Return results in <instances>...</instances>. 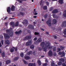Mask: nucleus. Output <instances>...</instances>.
Wrapping results in <instances>:
<instances>
[{"mask_svg":"<svg viewBox=\"0 0 66 66\" xmlns=\"http://www.w3.org/2000/svg\"><path fill=\"white\" fill-rule=\"evenodd\" d=\"M43 0H41L40 2V5L41 6L42 5V2H43Z\"/></svg>","mask_w":66,"mask_h":66,"instance_id":"de8ad7c7","label":"nucleus"},{"mask_svg":"<svg viewBox=\"0 0 66 66\" xmlns=\"http://www.w3.org/2000/svg\"><path fill=\"white\" fill-rule=\"evenodd\" d=\"M14 24V23L13 22H11L10 23V25H13Z\"/></svg>","mask_w":66,"mask_h":66,"instance_id":"c03bdc74","label":"nucleus"},{"mask_svg":"<svg viewBox=\"0 0 66 66\" xmlns=\"http://www.w3.org/2000/svg\"><path fill=\"white\" fill-rule=\"evenodd\" d=\"M32 53V51H30L29 52H28V53H27V54H28V55H30V54H31V53Z\"/></svg>","mask_w":66,"mask_h":66,"instance_id":"4c0bfd02","label":"nucleus"},{"mask_svg":"<svg viewBox=\"0 0 66 66\" xmlns=\"http://www.w3.org/2000/svg\"><path fill=\"white\" fill-rule=\"evenodd\" d=\"M53 22L54 24H56L57 23V20L55 19H54L53 20Z\"/></svg>","mask_w":66,"mask_h":66,"instance_id":"aec40b11","label":"nucleus"},{"mask_svg":"<svg viewBox=\"0 0 66 66\" xmlns=\"http://www.w3.org/2000/svg\"><path fill=\"white\" fill-rule=\"evenodd\" d=\"M46 63H48V60H45Z\"/></svg>","mask_w":66,"mask_h":66,"instance_id":"774afa93","label":"nucleus"},{"mask_svg":"<svg viewBox=\"0 0 66 66\" xmlns=\"http://www.w3.org/2000/svg\"><path fill=\"white\" fill-rule=\"evenodd\" d=\"M53 51L54 52L56 51V47H55L53 48Z\"/></svg>","mask_w":66,"mask_h":66,"instance_id":"c9c22d12","label":"nucleus"},{"mask_svg":"<svg viewBox=\"0 0 66 66\" xmlns=\"http://www.w3.org/2000/svg\"><path fill=\"white\" fill-rule=\"evenodd\" d=\"M38 64L39 65V66L41 65V62H40V60H38Z\"/></svg>","mask_w":66,"mask_h":66,"instance_id":"bb28decb","label":"nucleus"},{"mask_svg":"<svg viewBox=\"0 0 66 66\" xmlns=\"http://www.w3.org/2000/svg\"><path fill=\"white\" fill-rule=\"evenodd\" d=\"M63 0H59L58 1V2L59 3H60V4H63Z\"/></svg>","mask_w":66,"mask_h":66,"instance_id":"4be33fe9","label":"nucleus"},{"mask_svg":"<svg viewBox=\"0 0 66 66\" xmlns=\"http://www.w3.org/2000/svg\"><path fill=\"white\" fill-rule=\"evenodd\" d=\"M9 34L10 37H12L14 35V32L13 31H11L9 33Z\"/></svg>","mask_w":66,"mask_h":66,"instance_id":"a211bd4d","label":"nucleus"},{"mask_svg":"<svg viewBox=\"0 0 66 66\" xmlns=\"http://www.w3.org/2000/svg\"><path fill=\"white\" fill-rule=\"evenodd\" d=\"M64 32H63V33L64 35H66V29L65 30H64Z\"/></svg>","mask_w":66,"mask_h":66,"instance_id":"a18cd8bd","label":"nucleus"},{"mask_svg":"<svg viewBox=\"0 0 66 66\" xmlns=\"http://www.w3.org/2000/svg\"><path fill=\"white\" fill-rule=\"evenodd\" d=\"M14 50L12 48H11L10 49V51L11 52H14Z\"/></svg>","mask_w":66,"mask_h":66,"instance_id":"e433bc0d","label":"nucleus"},{"mask_svg":"<svg viewBox=\"0 0 66 66\" xmlns=\"http://www.w3.org/2000/svg\"><path fill=\"white\" fill-rule=\"evenodd\" d=\"M26 1V0H21V1H20L19 3H22V1Z\"/></svg>","mask_w":66,"mask_h":66,"instance_id":"79ce46f5","label":"nucleus"},{"mask_svg":"<svg viewBox=\"0 0 66 66\" xmlns=\"http://www.w3.org/2000/svg\"><path fill=\"white\" fill-rule=\"evenodd\" d=\"M18 23H19L18 22H16L15 23V27H18Z\"/></svg>","mask_w":66,"mask_h":66,"instance_id":"473e14b6","label":"nucleus"},{"mask_svg":"<svg viewBox=\"0 0 66 66\" xmlns=\"http://www.w3.org/2000/svg\"><path fill=\"white\" fill-rule=\"evenodd\" d=\"M62 27H66V21H63L61 24Z\"/></svg>","mask_w":66,"mask_h":66,"instance_id":"39448f33","label":"nucleus"},{"mask_svg":"<svg viewBox=\"0 0 66 66\" xmlns=\"http://www.w3.org/2000/svg\"><path fill=\"white\" fill-rule=\"evenodd\" d=\"M42 42V39L41 38H39L37 40L36 42L37 43H39L40 42Z\"/></svg>","mask_w":66,"mask_h":66,"instance_id":"4468645a","label":"nucleus"},{"mask_svg":"<svg viewBox=\"0 0 66 66\" xmlns=\"http://www.w3.org/2000/svg\"><path fill=\"white\" fill-rule=\"evenodd\" d=\"M60 61H61L62 62H65V60L63 58H61L59 59Z\"/></svg>","mask_w":66,"mask_h":66,"instance_id":"393cba45","label":"nucleus"},{"mask_svg":"<svg viewBox=\"0 0 66 66\" xmlns=\"http://www.w3.org/2000/svg\"><path fill=\"white\" fill-rule=\"evenodd\" d=\"M24 55V54L23 53H21L20 54V56L21 57H23Z\"/></svg>","mask_w":66,"mask_h":66,"instance_id":"c85d7f7f","label":"nucleus"},{"mask_svg":"<svg viewBox=\"0 0 66 66\" xmlns=\"http://www.w3.org/2000/svg\"><path fill=\"white\" fill-rule=\"evenodd\" d=\"M29 29H31L32 30H34V26L31 24L29 25L28 27Z\"/></svg>","mask_w":66,"mask_h":66,"instance_id":"0eeeda50","label":"nucleus"},{"mask_svg":"<svg viewBox=\"0 0 66 66\" xmlns=\"http://www.w3.org/2000/svg\"><path fill=\"white\" fill-rule=\"evenodd\" d=\"M44 17H45V18H47V14L45 15L44 16Z\"/></svg>","mask_w":66,"mask_h":66,"instance_id":"5fc2aeb1","label":"nucleus"},{"mask_svg":"<svg viewBox=\"0 0 66 66\" xmlns=\"http://www.w3.org/2000/svg\"><path fill=\"white\" fill-rule=\"evenodd\" d=\"M32 43V41H30L28 42H27L26 44V46H30V45Z\"/></svg>","mask_w":66,"mask_h":66,"instance_id":"1a4fd4ad","label":"nucleus"},{"mask_svg":"<svg viewBox=\"0 0 66 66\" xmlns=\"http://www.w3.org/2000/svg\"><path fill=\"white\" fill-rule=\"evenodd\" d=\"M1 55L3 57H5V53H4V52H3L1 54Z\"/></svg>","mask_w":66,"mask_h":66,"instance_id":"c756f323","label":"nucleus"},{"mask_svg":"<svg viewBox=\"0 0 66 66\" xmlns=\"http://www.w3.org/2000/svg\"><path fill=\"white\" fill-rule=\"evenodd\" d=\"M23 62L24 64H25V65H28V63L26 61L24 60Z\"/></svg>","mask_w":66,"mask_h":66,"instance_id":"7c9ffc66","label":"nucleus"},{"mask_svg":"<svg viewBox=\"0 0 66 66\" xmlns=\"http://www.w3.org/2000/svg\"><path fill=\"white\" fill-rule=\"evenodd\" d=\"M14 19V18H10L9 19V20H10V19Z\"/></svg>","mask_w":66,"mask_h":66,"instance_id":"0e129e2a","label":"nucleus"},{"mask_svg":"<svg viewBox=\"0 0 66 66\" xmlns=\"http://www.w3.org/2000/svg\"><path fill=\"white\" fill-rule=\"evenodd\" d=\"M45 45V43L44 42H42L41 43L40 45L42 47V49H43L44 48Z\"/></svg>","mask_w":66,"mask_h":66,"instance_id":"423d86ee","label":"nucleus"},{"mask_svg":"<svg viewBox=\"0 0 66 66\" xmlns=\"http://www.w3.org/2000/svg\"><path fill=\"white\" fill-rule=\"evenodd\" d=\"M48 54L49 56H52L53 55L52 52L51 50H50L48 53Z\"/></svg>","mask_w":66,"mask_h":66,"instance_id":"9d476101","label":"nucleus"},{"mask_svg":"<svg viewBox=\"0 0 66 66\" xmlns=\"http://www.w3.org/2000/svg\"><path fill=\"white\" fill-rule=\"evenodd\" d=\"M37 39V37H36L34 39V41H36V40Z\"/></svg>","mask_w":66,"mask_h":66,"instance_id":"09e8293b","label":"nucleus"},{"mask_svg":"<svg viewBox=\"0 0 66 66\" xmlns=\"http://www.w3.org/2000/svg\"><path fill=\"white\" fill-rule=\"evenodd\" d=\"M51 19H49L46 22V23H47V25H48L49 27H51Z\"/></svg>","mask_w":66,"mask_h":66,"instance_id":"7ed1b4c3","label":"nucleus"},{"mask_svg":"<svg viewBox=\"0 0 66 66\" xmlns=\"http://www.w3.org/2000/svg\"><path fill=\"white\" fill-rule=\"evenodd\" d=\"M57 51H60L61 50V48H57Z\"/></svg>","mask_w":66,"mask_h":66,"instance_id":"3c124183","label":"nucleus"},{"mask_svg":"<svg viewBox=\"0 0 66 66\" xmlns=\"http://www.w3.org/2000/svg\"><path fill=\"white\" fill-rule=\"evenodd\" d=\"M3 34L5 39H9L10 38V36L4 33Z\"/></svg>","mask_w":66,"mask_h":66,"instance_id":"20e7f679","label":"nucleus"},{"mask_svg":"<svg viewBox=\"0 0 66 66\" xmlns=\"http://www.w3.org/2000/svg\"><path fill=\"white\" fill-rule=\"evenodd\" d=\"M38 50L39 51H41L42 50V49L40 48L39 47L38 48Z\"/></svg>","mask_w":66,"mask_h":66,"instance_id":"bf43d9fd","label":"nucleus"},{"mask_svg":"<svg viewBox=\"0 0 66 66\" xmlns=\"http://www.w3.org/2000/svg\"><path fill=\"white\" fill-rule=\"evenodd\" d=\"M61 48L62 50H63L64 49V47L62 46H61Z\"/></svg>","mask_w":66,"mask_h":66,"instance_id":"6e6d98bb","label":"nucleus"},{"mask_svg":"<svg viewBox=\"0 0 66 66\" xmlns=\"http://www.w3.org/2000/svg\"><path fill=\"white\" fill-rule=\"evenodd\" d=\"M48 65V64L47 63H45L44 64H43V66H47V65Z\"/></svg>","mask_w":66,"mask_h":66,"instance_id":"49530a36","label":"nucleus"},{"mask_svg":"<svg viewBox=\"0 0 66 66\" xmlns=\"http://www.w3.org/2000/svg\"><path fill=\"white\" fill-rule=\"evenodd\" d=\"M28 66H33L34 65V63H29L28 64Z\"/></svg>","mask_w":66,"mask_h":66,"instance_id":"72a5a7b5","label":"nucleus"},{"mask_svg":"<svg viewBox=\"0 0 66 66\" xmlns=\"http://www.w3.org/2000/svg\"><path fill=\"white\" fill-rule=\"evenodd\" d=\"M45 3L46 5H47V6H48V5H49V2H46Z\"/></svg>","mask_w":66,"mask_h":66,"instance_id":"37998d69","label":"nucleus"},{"mask_svg":"<svg viewBox=\"0 0 66 66\" xmlns=\"http://www.w3.org/2000/svg\"><path fill=\"white\" fill-rule=\"evenodd\" d=\"M4 42V41L3 40H2L1 41V43H2V45H3V42Z\"/></svg>","mask_w":66,"mask_h":66,"instance_id":"864d4df0","label":"nucleus"},{"mask_svg":"<svg viewBox=\"0 0 66 66\" xmlns=\"http://www.w3.org/2000/svg\"><path fill=\"white\" fill-rule=\"evenodd\" d=\"M52 13L54 14H56V13H58V10L57 9H55L52 11Z\"/></svg>","mask_w":66,"mask_h":66,"instance_id":"ddd939ff","label":"nucleus"},{"mask_svg":"<svg viewBox=\"0 0 66 66\" xmlns=\"http://www.w3.org/2000/svg\"><path fill=\"white\" fill-rule=\"evenodd\" d=\"M20 14L22 16H23V15H24V13L20 12Z\"/></svg>","mask_w":66,"mask_h":66,"instance_id":"58836bf2","label":"nucleus"},{"mask_svg":"<svg viewBox=\"0 0 66 66\" xmlns=\"http://www.w3.org/2000/svg\"><path fill=\"white\" fill-rule=\"evenodd\" d=\"M15 6L13 5L12 6L11 10L12 11H15Z\"/></svg>","mask_w":66,"mask_h":66,"instance_id":"f3484780","label":"nucleus"},{"mask_svg":"<svg viewBox=\"0 0 66 66\" xmlns=\"http://www.w3.org/2000/svg\"><path fill=\"white\" fill-rule=\"evenodd\" d=\"M24 21H25V22L23 23V24H27L28 23V21L27 20H24Z\"/></svg>","mask_w":66,"mask_h":66,"instance_id":"6ab92c4d","label":"nucleus"},{"mask_svg":"<svg viewBox=\"0 0 66 66\" xmlns=\"http://www.w3.org/2000/svg\"><path fill=\"white\" fill-rule=\"evenodd\" d=\"M62 64V62L61 61L58 62L57 63V65L58 66H60V65H61Z\"/></svg>","mask_w":66,"mask_h":66,"instance_id":"a878e982","label":"nucleus"},{"mask_svg":"<svg viewBox=\"0 0 66 66\" xmlns=\"http://www.w3.org/2000/svg\"><path fill=\"white\" fill-rule=\"evenodd\" d=\"M7 12H8V14H11V13H10V12H11V8H10V7H8L7 8Z\"/></svg>","mask_w":66,"mask_h":66,"instance_id":"2eb2a0df","label":"nucleus"},{"mask_svg":"<svg viewBox=\"0 0 66 66\" xmlns=\"http://www.w3.org/2000/svg\"><path fill=\"white\" fill-rule=\"evenodd\" d=\"M55 65V63L53 62H52L51 64V66H54Z\"/></svg>","mask_w":66,"mask_h":66,"instance_id":"f704fd0d","label":"nucleus"},{"mask_svg":"<svg viewBox=\"0 0 66 66\" xmlns=\"http://www.w3.org/2000/svg\"><path fill=\"white\" fill-rule=\"evenodd\" d=\"M24 59L27 60H29L30 59V57L29 56H27L24 57Z\"/></svg>","mask_w":66,"mask_h":66,"instance_id":"412c9836","label":"nucleus"},{"mask_svg":"<svg viewBox=\"0 0 66 66\" xmlns=\"http://www.w3.org/2000/svg\"><path fill=\"white\" fill-rule=\"evenodd\" d=\"M52 10H53V9H52V8H51L50 9V11H52Z\"/></svg>","mask_w":66,"mask_h":66,"instance_id":"680f3d73","label":"nucleus"},{"mask_svg":"<svg viewBox=\"0 0 66 66\" xmlns=\"http://www.w3.org/2000/svg\"><path fill=\"white\" fill-rule=\"evenodd\" d=\"M58 54H59V55H62L61 56V57H63V56H65V54L64 52H60L58 53Z\"/></svg>","mask_w":66,"mask_h":66,"instance_id":"6e6552de","label":"nucleus"},{"mask_svg":"<svg viewBox=\"0 0 66 66\" xmlns=\"http://www.w3.org/2000/svg\"><path fill=\"white\" fill-rule=\"evenodd\" d=\"M45 33L46 34H47V35H49V33L47 32H46Z\"/></svg>","mask_w":66,"mask_h":66,"instance_id":"338daca9","label":"nucleus"},{"mask_svg":"<svg viewBox=\"0 0 66 66\" xmlns=\"http://www.w3.org/2000/svg\"><path fill=\"white\" fill-rule=\"evenodd\" d=\"M22 32V31L21 30H19V31H16L15 32V33L16 35H17L18 34H21V33Z\"/></svg>","mask_w":66,"mask_h":66,"instance_id":"f8f14e48","label":"nucleus"},{"mask_svg":"<svg viewBox=\"0 0 66 66\" xmlns=\"http://www.w3.org/2000/svg\"><path fill=\"white\" fill-rule=\"evenodd\" d=\"M11 31V28H10L9 29H7L6 31V34H10Z\"/></svg>","mask_w":66,"mask_h":66,"instance_id":"9b49d317","label":"nucleus"},{"mask_svg":"<svg viewBox=\"0 0 66 66\" xmlns=\"http://www.w3.org/2000/svg\"><path fill=\"white\" fill-rule=\"evenodd\" d=\"M52 48V46H50V43H48V42H47L45 44V48H43V49H43L44 51L45 52H46L47 51V48H48L49 49H51Z\"/></svg>","mask_w":66,"mask_h":66,"instance_id":"f257e3e1","label":"nucleus"},{"mask_svg":"<svg viewBox=\"0 0 66 66\" xmlns=\"http://www.w3.org/2000/svg\"><path fill=\"white\" fill-rule=\"evenodd\" d=\"M35 51H34L33 52V54L34 55H35Z\"/></svg>","mask_w":66,"mask_h":66,"instance_id":"e2e57ef3","label":"nucleus"},{"mask_svg":"<svg viewBox=\"0 0 66 66\" xmlns=\"http://www.w3.org/2000/svg\"><path fill=\"white\" fill-rule=\"evenodd\" d=\"M13 48H14V49L15 50V51H17V47H13Z\"/></svg>","mask_w":66,"mask_h":66,"instance_id":"a19ab883","label":"nucleus"},{"mask_svg":"<svg viewBox=\"0 0 66 66\" xmlns=\"http://www.w3.org/2000/svg\"><path fill=\"white\" fill-rule=\"evenodd\" d=\"M63 16H64V17H66V13H64L63 15Z\"/></svg>","mask_w":66,"mask_h":66,"instance_id":"13d9d810","label":"nucleus"},{"mask_svg":"<svg viewBox=\"0 0 66 66\" xmlns=\"http://www.w3.org/2000/svg\"><path fill=\"white\" fill-rule=\"evenodd\" d=\"M0 38L1 39H3V36L1 35L0 36Z\"/></svg>","mask_w":66,"mask_h":66,"instance_id":"8fccbe9b","label":"nucleus"},{"mask_svg":"<svg viewBox=\"0 0 66 66\" xmlns=\"http://www.w3.org/2000/svg\"><path fill=\"white\" fill-rule=\"evenodd\" d=\"M19 57L18 56L14 58L13 60L14 61H17V60H18Z\"/></svg>","mask_w":66,"mask_h":66,"instance_id":"5701e85b","label":"nucleus"},{"mask_svg":"<svg viewBox=\"0 0 66 66\" xmlns=\"http://www.w3.org/2000/svg\"><path fill=\"white\" fill-rule=\"evenodd\" d=\"M34 15H37V13L36 12H35L34 14Z\"/></svg>","mask_w":66,"mask_h":66,"instance_id":"69168bd1","label":"nucleus"},{"mask_svg":"<svg viewBox=\"0 0 66 66\" xmlns=\"http://www.w3.org/2000/svg\"><path fill=\"white\" fill-rule=\"evenodd\" d=\"M31 38V36L28 35L25 37L23 39L24 40H29V39H30Z\"/></svg>","mask_w":66,"mask_h":66,"instance_id":"f03ea898","label":"nucleus"},{"mask_svg":"<svg viewBox=\"0 0 66 66\" xmlns=\"http://www.w3.org/2000/svg\"><path fill=\"white\" fill-rule=\"evenodd\" d=\"M43 10H47V6H44L43 7Z\"/></svg>","mask_w":66,"mask_h":66,"instance_id":"2f4dec72","label":"nucleus"},{"mask_svg":"<svg viewBox=\"0 0 66 66\" xmlns=\"http://www.w3.org/2000/svg\"><path fill=\"white\" fill-rule=\"evenodd\" d=\"M30 48L31 49H33L34 48V46L33 45H32L30 46Z\"/></svg>","mask_w":66,"mask_h":66,"instance_id":"cd10ccee","label":"nucleus"},{"mask_svg":"<svg viewBox=\"0 0 66 66\" xmlns=\"http://www.w3.org/2000/svg\"><path fill=\"white\" fill-rule=\"evenodd\" d=\"M62 65L63 66H66V64L65 63H63L62 64Z\"/></svg>","mask_w":66,"mask_h":66,"instance_id":"603ef678","label":"nucleus"},{"mask_svg":"<svg viewBox=\"0 0 66 66\" xmlns=\"http://www.w3.org/2000/svg\"><path fill=\"white\" fill-rule=\"evenodd\" d=\"M34 34L35 35H39V33H38L37 32H35Z\"/></svg>","mask_w":66,"mask_h":66,"instance_id":"ea45409f","label":"nucleus"},{"mask_svg":"<svg viewBox=\"0 0 66 66\" xmlns=\"http://www.w3.org/2000/svg\"><path fill=\"white\" fill-rule=\"evenodd\" d=\"M11 63V61L10 60H7L6 61V64H10Z\"/></svg>","mask_w":66,"mask_h":66,"instance_id":"b1692460","label":"nucleus"},{"mask_svg":"<svg viewBox=\"0 0 66 66\" xmlns=\"http://www.w3.org/2000/svg\"><path fill=\"white\" fill-rule=\"evenodd\" d=\"M5 43L6 44V45H9L10 44V41L8 40H5Z\"/></svg>","mask_w":66,"mask_h":66,"instance_id":"dca6fc26","label":"nucleus"},{"mask_svg":"<svg viewBox=\"0 0 66 66\" xmlns=\"http://www.w3.org/2000/svg\"><path fill=\"white\" fill-rule=\"evenodd\" d=\"M15 24H14L13 25H12V28H14L15 27Z\"/></svg>","mask_w":66,"mask_h":66,"instance_id":"052dcab7","label":"nucleus"},{"mask_svg":"<svg viewBox=\"0 0 66 66\" xmlns=\"http://www.w3.org/2000/svg\"><path fill=\"white\" fill-rule=\"evenodd\" d=\"M54 37L55 39H56V38H57V36L55 35H54Z\"/></svg>","mask_w":66,"mask_h":66,"instance_id":"4d7b16f0","label":"nucleus"}]
</instances>
